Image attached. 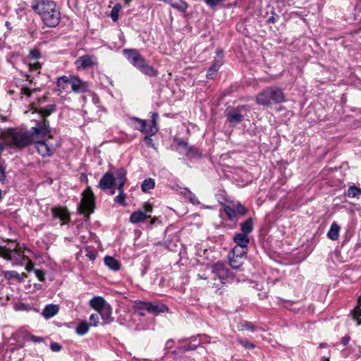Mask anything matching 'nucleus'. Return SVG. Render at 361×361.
I'll use <instances>...</instances> for the list:
<instances>
[{"label":"nucleus","instance_id":"obj_33","mask_svg":"<svg viewBox=\"0 0 361 361\" xmlns=\"http://www.w3.org/2000/svg\"><path fill=\"white\" fill-rule=\"evenodd\" d=\"M183 152L189 158H195V157L200 156V153L198 149H197L194 146L188 145V147H187L183 151Z\"/></svg>","mask_w":361,"mask_h":361},{"label":"nucleus","instance_id":"obj_44","mask_svg":"<svg viewBox=\"0 0 361 361\" xmlns=\"http://www.w3.org/2000/svg\"><path fill=\"white\" fill-rule=\"evenodd\" d=\"M233 206H235L238 217L245 214L247 212V209L243 204H233Z\"/></svg>","mask_w":361,"mask_h":361},{"label":"nucleus","instance_id":"obj_24","mask_svg":"<svg viewBox=\"0 0 361 361\" xmlns=\"http://www.w3.org/2000/svg\"><path fill=\"white\" fill-rule=\"evenodd\" d=\"M94 204H78V212L84 214L85 220H87L90 217V214L94 212Z\"/></svg>","mask_w":361,"mask_h":361},{"label":"nucleus","instance_id":"obj_57","mask_svg":"<svg viewBox=\"0 0 361 361\" xmlns=\"http://www.w3.org/2000/svg\"><path fill=\"white\" fill-rule=\"evenodd\" d=\"M150 135L149 134V135H146L144 138V140L146 142V144L148 145V146H153V143H152V139L150 137Z\"/></svg>","mask_w":361,"mask_h":361},{"label":"nucleus","instance_id":"obj_28","mask_svg":"<svg viewBox=\"0 0 361 361\" xmlns=\"http://www.w3.org/2000/svg\"><path fill=\"white\" fill-rule=\"evenodd\" d=\"M94 195L90 188H87L82 193L80 203H94Z\"/></svg>","mask_w":361,"mask_h":361},{"label":"nucleus","instance_id":"obj_6","mask_svg":"<svg viewBox=\"0 0 361 361\" xmlns=\"http://www.w3.org/2000/svg\"><path fill=\"white\" fill-rule=\"evenodd\" d=\"M51 137L52 135H51V137L46 136L42 138H36L32 142L38 153L43 157H51L55 151V148L49 143V139Z\"/></svg>","mask_w":361,"mask_h":361},{"label":"nucleus","instance_id":"obj_18","mask_svg":"<svg viewBox=\"0 0 361 361\" xmlns=\"http://www.w3.org/2000/svg\"><path fill=\"white\" fill-rule=\"evenodd\" d=\"M105 300L100 296H94L90 301V305L96 311L99 312L103 308L106 307V306L109 305Z\"/></svg>","mask_w":361,"mask_h":361},{"label":"nucleus","instance_id":"obj_15","mask_svg":"<svg viewBox=\"0 0 361 361\" xmlns=\"http://www.w3.org/2000/svg\"><path fill=\"white\" fill-rule=\"evenodd\" d=\"M162 1L164 2L169 4L173 8L176 9L177 11H178L181 13H185L188 8V3L184 0H162Z\"/></svg>","mask_w":361,"mask_h":361},{"label":"nucleus","instance_id":"obj_11","mask_svg":"<svg viewBox=\"0 0 361 361\" xmlns=\"http://www.w3.org/2000/svg\"><path fill=\"white\" fill-rule=\"evenodd\" d=\"M70 85H71L72 90L76 93H83L88 90L87 83L76 76L71 75Z\"/></svg>","mask_w":361,"mask_h":361},{"label":"nucleus","instance_id":"obj_39","mask_svg":"<svg viewBox=\"0 0 361 361\" xmlns=\"http://www.w3.org/2000/svg\"><path fill=\"white\" fill-rule=\"evenodd\" d=\"M121 8V4H118V3L114 5V6L112 8V10L110 13V17L114 22H116L118 20V14H119V11H120Z\"/></svg>","mask_w":361,"mask_h":361},{"label":"nucleus","instance_id":"obj_47","mask_svg":"<svg viewBox=\"0 0 361 361\" xmlns=\"http://www.w3.org/2000/svg\"><path fill=\"white\" fill-rule=\"evenodd\" d=\"M147 302L146 301L136 300L135 302V308L137 310H146Z\"/></svg>","mask_w":361,"mask_h":361},{"label":"nucleus","instance_id":"obj_4","mask_svg":"<svg viewBox=\"0 0 361 361\" xmlns=\"http://www.w3.org/2000/svg\"><path fill=\"white\" fill-rule=\"evenodd\" d=\"M123 54L128 61L142 73L149 77L157 75V71L150 66L136 49H124Z\"/></svg>","mask_w":361,"mask_h":361},{"label":"nucleus","instance_id":"obj_23","mask_svg":"<svg viewBox=\"0 0 361 361\" xmlns=\"http://www.w3.org/2000/svg\"><path fill=\"white\" fill-rule=\"evenodd\" d=\"M353 320L357 322V325H361V296L358 298L357 305L351 311Z\"/></svg>","mask_w":361,"mask_h":361},{"label":"nucleus","instance_id":"obj_37","mask_svg":"<svg viewBox=\"0 0 361 361\" xmlns=\"http://www.w3.org/2000/svg\"><path fill=\"white\" fill-rule=\"evenodd\" d=\"M221 63L214 62L212 66L208 69L207 73V78L209 79H212L214 75L219 71V67L221 66Z\"/></svg>","mask_w":361,"mask_h":361},{"label":"nucleus","instance_id":"obj_14","mask_svg":"<svg viewBox=\"0 0 361 361\" xmlns=\"http://www.w3.org/2000/svg\"><path fill=\"white\" fill-rule=\"evenodd\" d=\"M146 310L154 314H157L161 312H168L169 308L165 305H159L156 302H147Z\"/></svg>","mask_w":361,"mask_h":361},{"label":"nucleus","instance_id":"obj_26","mask_svg":"<svg viewBox=\"0 0 361 361\" xmlns=\"http://www.w3.org/2000/svg\"><path fill=\"white\" fill-rule=\"evenodd\" d=\"M230 266L234 269H239L243 264L244 258L235 257L231 255H228Z\"/></svg>","mask_w":361,"mask_h":361},{"label":"nucleus","instance_id":"obj_60","mask_svg":"<svg viewBox=\"0 0 361 361\" xmlns=\"http://www.w3.org/2000/svg\"><path fill=\"white\" fill-rule=\"evenodd\" d=\"M269 23H274L275 22V18L274 16H271L268 20Z\"/></svg>","mask_w":361,"mask_h":361},{"label":"nucleus","instance_id":"obj_21","mask_svg":"<svg viewBox=\"0 0 361 361\" xmlns=\"http://www.w3.org/2000/svg\"><path fill=\"white\" fill-rule=\"evenodd\" d=\"M59 310V307L56 305H47L42 311V315L46 319H50L58 313Z\"/></svg>","mask_w":361,"mask_h":361},{"label":"nucleus","instance_id":"obj_36","mask_svg":"<svg viewBox=\"0 0 361 361\" xmlns=\"http://www.w3.org/2000/svg\"><path fill=\"white\" fill-rule=\"evenodd\" d=\"M247 248L243 249V247H241L235 245V247L232 250L231 253H230L229 255H233L235 257L245 258V257L247 254Z\"/></svg>","mask_w":361,"mask_h":361},{"label":"nucleus","instance_id":"obj_59","mask_svg":"<svg viewBox=\"0 0 361 361\" xmlns=\"http://www.w3.org/2000/svg\"><path fill=\"white\" fill-rule=\"evenodd\" d=\"M173 343L172 339L167 341L165 345V349H171L173 347Z\"/></svg>","mask_w":361,"mask_h":361},{"label":"nucleus","instance_id":"obj_62","mask_svg":"<svg viewBox=\"0 0 361 361\" xmlns=\"http://www.w3.org/2000/svg\"><path fill=\"white\" fill-rule=\"evenodd\" d=\"M125 1V4L128 6L132 0H123Z\"/></svg>","mask_w":361,"mask_h":361},{"label":"nucleus","instance_id":"obj_40","mask_svg":"<svg viewBox=\"0 0 361 361\" xmlns=\"http://www.w3.org/2000/svg\"><path fill=\"white\" fill-rule=\"evenodd\" d=\"M361 194V189L355 185L350 186L347 191V196L349 197H357Z\"/></svg>","mask_w":361,"mask_h":361},{"label":"nucleus","instance_id":"obj_8","mask_svg":"<svg viewBox=\"0 0 361 361\" xmlns=\"http://www.w3.org/2000/svg\"><path fill=\"white\" fill-rule=\"evenodd\" d=\"M145 207L133 212L130 216V221L133 224H137L144 221L151 216L152 212V204H144Z\"/></svg>","mask_w":361,"mask_h":361},{"label":"nucleus","instance_id":"obj_46","mask_svg":"<svg viewBox=\"0 0 361 361\" xmlns=\"http://www.w3.org/2000/svg\"><path fill=\"white\" fill-rule=\"evenodd\" d=\"M99 314H92L90 317V326H97L99 324Z\"/></svg>","mask_w":361,"mask_h":361},{"label":"nucleus","instance_id":"obj_34","mask_svg":"<svg viewBox=\"0 0 361 361\" xmlns=\"http://www.w3.org/2000/svg\"><path fill=\"white\" fill-rule=\"evenodd\" d=\"M181 193L184 196L185 201H188L190 203H200V202L197 200L195 195L188 189H184Z\"/></svg>","mask_w":361,"mask_h":361},{"label":"nucleus","instance_id":"obj_42","mask_svg":"<svg viewBox=\"0 0 361 361\" xmlns=\"http://www.w3.org/2000/svg\"><path fill=\"white\" fill-rule=\"evenodd\" d=\"M238 342L240 345H242L243 346H244L245 348H248V349H254V348L256 347V345H255L254 343H252L250 342V341H249L248 340H247V339H240V338H238Z\"/></svg>","mask_w":361,"mask_h":361},{"label":"nucleus","instance_id":"obj_56","mask_svg":"<svg viewBox=\"0 0 361 361\" xmlns=\"http://www.w3.org/2000/svg\"><path fill=\"white\" fill-rule=\"evenodd\" d=\"M30 71H36L41 68V65L38 62L30 64Z\"/></svg>","mask_w":361,"mask_h":361},{"label":"nucleus","instance_id":"obj_9","mask_svg":"<svg viewBox=\"0 0 361 361\" xmlns=\"http://www.w3.org/2000/svg\"><path fill=\"white\" fill-rule=\"evenodd\" d=\"M244 109L245 106H240L226 114L227 120L232 126H236L243 121L244 116L242 112Z\"/></svg>","mask_w":361,"mask_h":361},{"label":"nucleus","instance_id":"obj_63","mask_svg":"<svg viewBox=\"0 0 361 361\" xmlns=\"http://www.w3.org/2000/svg\"><path fill=\"white\" fill-rule=\"evenodd\" d=\"M0 120L2 121H5L6 119L5 116H0Z\"/></svg>","mask_w":361,"mask_h":361},{"label":"nucleus","instance_id":"obj_43","mask_svg":"<svg viewBox=\"0 0 361 361\" xmlns=\"http://www.w3.org/2000/svg\"><path fill=\"white\" fill-rule=\"evenodd\" d=\"M218 203H226L228 200L226 197V192L224 190L219 191L216 195Z\"/></svg>","mask_w":361,"mask_h":361},{"label":"nucleus","instance_id":"obj_53","mask_svg":"<svg viewBox=\"0 0 361 361\" xmlns=\"http://www.w3.org/2000/svg\"><path fill=\"white\" fill-rule=\"evenodd\" d=\"M243 329L250 330L251 331H254L256 329L255 326H254L251 322H246L244 324H243Z\"/></svg>","mask_w":361,"mask_h":361},{"label":"nucleus","instance_id":"obj_2","mask_svg":"<svg viewBox=\"0 0 361 361\" xmlns=\"http://www.w3.org/2000/svg\"><path fill=\"white\" fill-rule=\"evenodd\" d=\"M32 8L37 12L43 22L49 27L56 26L60 20V13L56 8L54 2L49 0L35 1Z\"/></svg>","mask_w":361,"mask_h":361},{"label":"nucleus","instance_id":"obj_64","mask_svg":"<svg viewBox=\"0 0 361 361\" xmlns=\"http://www.w3.org/2000/svg\"><path fill=\"white\" fill-rule=\"evenodd\" d=\"M326 343H321V344L319 345V347H320V348H324V347H326Z\"/></svg>","mask_w":361,"mask_h":361},{"label":"nucleus","instance_id":"obj_61","mask_svg":"<svg viewBox=\"0 0 361 361\" xmlns=\"http://www.w3.org/2000/svg\"><path fill=\"white\" fill-rule=\"evenodd\" d=\"M6 26L8 28V29H11V23L8 21L6 22Z\"/></svg>","mask_w":361,"mask_h":361},{"label":"nucleus","instance_id":"obj_22","mask_svg":"<svg viewBox=\"0 0 361 361\" xmlns=\"http://www.w3.org/2000/svg\"><path fill=\"white\" fill-rule=\"evenodd\" d=\"M55 110H56L55 104H49V105L46 106L44 108H41L40 109H39L37 111V112L39 113V114L41 115V117H42V118L39 121H46L49 122V121L47 119V118L49 115H51V114L52 112H54Z\"/></svg>","mask_w":361,"mask_h":361},{"label":"nucleus","instance_id":"obj_31","mask_svg":"<svg viewBox=\"0 0 361 361\" xmlns=\"http://www.w3.org/2000/svg\"><path fill=\"white\" fill-rule=\"evenodd\" d=\"M131 121L137 123V125L135 126V129L141 131L145 132L149 134V130L146 129L147 122L145 120H142L136 117H133L131 118Z\"/></svg>","mask_w":361,"mask_h":361},{"label":"nucleus","instance_id":"obj_5","mask_svg":"<svg viewBox=\"0 0 361 361\" xmlns=\"http://www.w3.org/2000/svg\"><path fill=\"white\" fill-rule=\"evenodd\" d=\"M285 102V94L282 89L277 86H270L264 89L256 97L259 105L269 106Z\"/></svg>","mask_w":361,"mask_h":361},{"label":"nucleus","instance_id":"obj_10","mask_svg":"<svg viewBox=\"0 0 361 361\" xmlns=\"http://www.w3.org/2000/svg\"><path fill=\"white\" fill-rule=\"evenodd\" d=\"M212 271L220 279H226L231 276V272L223 262H217L212 267Z\"/></svg>","mask_w":361,"mask_h":361},{"label":"nucleus","instance_id":"obj_20","mask_svg":"<svg viewBox=\"0 0 361 361\" xmlns=\"http://www.w3.org/2000/svg\"><path fill=\"white\" fill-rule=\"evenodd\" d=\"M104 262L109 269L114 271H117L121 269V263L111 256H106Z\"/></svg>","mask_w":361,"mask_h":361},{"label":"nucleus","instance_id":"obj_19","mask_svg":"<svg viewBox=\"0 0 361 361\" xmlns=\"http://www.w3.org/2000/svg\"><path fill=\"white\" fill-rule=\"evenodd\" d=\"M233 241L236 246L243 247V249L247 248V245L250 243V239L247 235L244 233H237L233 236Z\"/></svg>","mask_w":361,"mask_h":361},{"label":"nucleus","instance_id":"obj_3","mask_svg":"<svg viewBox=\"0 0 361 361\" xmlns=\"http://www.w3.org/2000/svg\"><path fill=\"white\" fill-rule=\"evenodd\" d=\"M0 256L11 261L13 266L23 265L27 261L25 269L30 271L33 269L32 262L25 256L18 243L12 242L8 246H0Z\"/></svg>","mask_w":361,"mask_h":361},{"label":"nucleus","instance_id":"obj_25","mask_svg":"<svg viewBox=\"0 0 361 361\" xmlns=\"http://www.w3.org/2000/svg\"><path fill=\"white\" fill-rule=\"evenodd\" d=\"M253 228H254L253 219L252 218H249L240 224V229L242 231L241 233L247 235L252 231Z\"/></svg>","mask_w":361,"mask_h":361},{"label":"nucleus","instance_id":"obj_38","mask_svg":"<svg viewBox=\"0 0 361 361\" xmlns=\"http://www.w3.org/2000/svg\"><path fill=\"white\" fill-rule=\"evenodd\" d=\"M154 181L152 178L145 179L142 183L141 188L142 191L147 192H149L151 189L154 188Z\"/></svg>","mask_w":361,"mask_h":361},{"label":"nucleus","instance_id":"obj_41","mask_svg":"<svg viewBox=\"0 0 361 361\" xmlns=\"http://www.w3.org/2000/svg\"><path fill=\"white\" fill-rule=\"evenodd\" d=\"M70 83H71V76H66V75L61 76V77L59 78L58 81H57L58 87H59L62 89H65L66 85L70 84Z\"/></svg>","mask_w":361,"mask_h":361},{"label":"nucleus","instance_id":"obj_7","mask_svg":"<svg viewBox=\"0 0 361 361\" xmlns=\"http://www.w3.org/2000/svg\"><path fill=\"white\" fill-rule=\"evenodd\" d=\"M114 180L116 188L119 190V194L115 197V202L117 203H123L126 195L123 193V188L126 181V171L124 169L120 168L116 171Z\"/></svg>","mask_w":361,"mask_h":361},{"label":"nucleus","instance_id":"obj_58","mask_svg":"<svg viewBox=\"0 0 361 361\" xmlns=\"http://www.w3.org/2000/svg\"><path fill=\"white\" fill-rule=\"evenodd\" d=\"M350 340V336H345L344 337L342 338L341 343L343 345H346L349 343Z\"/></svg>","mask_w":361,"mask_h":361},{"label":"nucleus","instance_id":"obj_32","mask_svg":"<svg viewBox=\"0 0 361 361\" xmlns=\"http://www.w3.org/2000/svg\"><path fill=\"white\" fill-rule=\"evenodd\" d=\"M159 118V115L157 113H153L152 115V126L149 129V134L150 135H154L158 131L157 127V119Z\"/></svg>","mask_w":361,"mask_h":361},{"label":"nucleus","instance_id":"obj_13","mask_svg":"<svg viewBox=\"0 0 361 361\" xmlns=\"http://www.w3.org/2000/svg\"><path fill=\"white\" fill-rule=\"evenodd\" d=\"M99 187L104 190L112 188H116L114 175L110 172L104 173L99 180Z\"/></svg>","mask_w":361,"mask_h":361},{"label":"nucleus","instance_id":"obj_50","mask_svg":"<svg viewBox=\"0 0 361 361\" xmlns=\"http://www.w3.org/2000/svg\"><path fill=\"white\" fill-rule=\"evenodd\" d=\"M224 0H204L207 5H208L210 7H214Z\"/></svg>","mask_w":361,"mask_h":361},{"label":"nucleus","instance_id":"obj_1","mask_svg":"<svg viewBox=\"0 0 361 361\" xmlns=\"http://www.w3.org/2000/svg\"><path fill=\"white\" fill-rule=\"evenodd\" d=\"M5 145H14L18 147H24L32 143L36 138H42L46 136L51 137L49 122L35 121V126L29 131H17L8 129L1 133Z\"/></svg>","mask_w":361,"mask_h":361},{"label":"nucleus","instance_id":"obj_55","mask_svg":"<svg viewBox=\"0 0 361 361\" xmlns=\"http://www.w3.org/2000/svg\"><path fill=\"white\" fill-rule=\"evenodd\" d=\"M178 145L179 147H183V151H184L187 147H188V145H188V142H185V141H184V140H178Z\"/></svg>","mask_w":361,"mask_h":361},{"label":"nucleus","instance_id":"obj_35","mask_svg":"<svg viewBox=\"0 0 361 361\" xmlns=\"http://www.w3.org/2000/svg\"><path fill=\"white\" fill-rule=\"evenodd\" d=\"M4 276H5V278H6V279L15 278L20 281H21L27 277V275L25 274H24V273L19 274L16 271H7L5 272Z\"/></svg>","mask_w":361,"mask_h":361},{"label":"nucleus","instance_id":"obj_29","mask_svg":"<svg viewBox=\"0 0 361 361\" xmlns=\"http://www.w3.org/2000/svg\"><path fill=\"white\" fill-rule=\"evenodd\" d=\"M90 329V324L86 321L80 322L75 328V332L78 335L83 336L86 334Z\"/></svg>","mask_w":361,"mask_h":361},{"label":"nucleus","instance_id":"obj_54","mask_svg":"<svg viewBox=\"0 0 361 361\" xmlns=\"http://www.w3.org/2000/svg\"><path fill=\"white\" fill-rule=\"evenodd\" d=\"M21 94L26 95L27 97H30L32 94V90L28 87H23L20 90Z\"/></svg>","mask_w":361,"mask_h":361},{"label":"nucleus","instance_id":"obj_27","mask_svg":"<svg viewBox=\"0 0 361 361\" xmlns=\"http://www.w3.org/2000/svg\"><path fill=\"white\" fill-rule=\"evenodd\" d=\"M224 210L226 214L227 215L228 219L231 221L236 220L238 218V216L237 215L235 206L231 207L229 204H224Z\"/></svg>","mask_w":361,"mask_h":361},{"label":"nucleus","instance_id":"obj_30","mask_svg":"<svg viewBox=\"0 0 361 361\" xmlns=\"http://www.w3.org/2000/svg\"><path fill=\"white\" fill-rule=\"evenodd\" d=\"M339 230L340 227L336 223H333L327 233L328 237L333 240H337L339 235Z\"/></svg>","mask_w":361,"mask_h":361},{"label":"nucleus","instance_id":"obj_49","mask_svg":"<svg viewBox=\"0 0 361 361\" xmlns=\"http://www.w3.org/2000/svg\"><path fill=\"white\" fill-rule=\"evenodd\" d=\"M35 274L40 281H44V273L40 269H34Z\"/></svg>","mask_w":361,"mask_h":361},{"label":"nucleus","instance_id":"obj_52","mask_svg":"<svg viewBox=\"0 0 361 361\" xmlns=\"http://www.w3.org/2000/svg\"><path fill=\"white\" fill-rule=\"evenodd\" d=\"M197 345L194 344H189L188 345H185L181 347L180 349L183 351H190V350H194L197 349Z\"/></svg>","mask_w":361,"mask_h":361},{"label":"nucleus","instance_id":"obj_12","mask_svg":"<svg viewBox=\"0 0 361 361\" xmlns=\"http://www.w3.org/2000/svg\"><path fill=\"white\" fill-rule=\"evenodd\" d=\"M52 214L54 218H58L62 221V224H66L70 221V213L68 210L63 207H55L51 209Z\"/></svg>","mask_w":361,"mask_h":361},{"label":"nucleus","instance_id":"obj_51","mask_svg":"<svg viewBox=\"0 0 361 361\" xmlns=\"http://www.w3.org/2000/svg\"><path fill=\"white\" fill-rule=\"evenodd\" d=\"M50 349L54 352H59L61 349V345L58 343L53 342L50 344Z\"/></svg>","mask_w":361,"mask_h":361},{"label":"nucleus","instance_id":"obj_16","mask_svg":"<svg viewBox=\"0 0 361 361\" xmlns=\"http://www.w3.org/2000/svg\"><path fill=\"white\" fill-rule=\"evenodd\" d=\"M99 315L101 316L103 324H109L114 321V317L111 316L112 314V308L110 305L106 306V307L103 308L100 311L98 312Z\"/></svg>","mask_w":361,"mask_h":361},{"label":"nucleus","instance_id":"obj_45","mask_svg":"<svg viewBox=\"0 0 361 361\" xmlns=\"http://www.w3.org/2000/svg\"><path fill=\"white\" fill-rule=\"evenodd\" d=\"M25 339L27 341H32L33 343H41L44 340L43 338L39 337V336H36L32 335L31 334H28L27 335H26Z\"/></svg>","mask_w":361,"mask_h":361},{"label":"nucleus","instance_id":"obj_17","mask_svg":"<svg viewBox=\"0 0 361 361\" xmlns=\"http://www.w3.org/2000/svg\"><path fill=\"white\" fill-rule=\"evenodd\" d=\"M77 68H82L83 69L88 68L92 66L94 63L92 59V57L87 55H84L79 57L75 62Z\"/></svg>","mask_w":361,"mask_h":361},{"label":"nucleus","instance_id":"obj_48","mask_svg":"<svg viewBox=\"0 0 361 361\" xmlns=\"http://www.w3.org/2000/svg\"><path fill=\"white\" fill-rule=\"evenodd\" d=\"M30 56L35 60L37 59L40 56V52L37 49H32L30 51Z\"/></svg>","mask_w":361,"mask_h":361}]
</instances>
